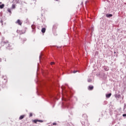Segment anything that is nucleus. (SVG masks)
Here are the masks:
<instances>
[{
	"label": "nucleus",
	"instance_id": "f257e3e1",
	"mask_svg": "<svg viewBox=\"0 0 126 126\" xmlns=\"http://www.w3.org/2000/svg\"><path fill=\"white\" fill-rule=\"evenodd\" d=\"M2 44H3V46L5 47V48H6L7 49L8 48H10V43L7 40H3L2 41Z\"/></svg>",
	"mask_w": 126,
	"mask_h": 126
},
{
	"label": "nucleus",
	"instance_id": "f03ea898",
	"mask_svg": "<svg viewBox=\"0 0 126 126\" xmlns=\"http://www.w3.org/2000/svg\"><path fill=\"white\" fill-rule=\"evenodd\" d=\"M38 122L39 123H44V121L43 120H39L38 119L32 120V122L34 123V124H37Z\"/></svg>",
	"mask_w": 126,
	"mask_h": 126
},
{
	"label": "nucleus",
	"instance_id": "7ed1b4c3",
	"mask_svg": "<svg viewBox=\"0 0 126 126\" xmlns=\"http://www.w3.org/2000/svg\"><path fill=\"white\" fill-rule=\"evenodd\" d=\"M16 24H18V25H20V26H21V25H22V22L20 19H18L16 22Z\"/></svg>",
	"mask_w": 126,
	"mask_h": 126
},
{
	"label": "nucleus",
	"instance_id": "20e7f679",
	"mask_svg": "<svg viewBox=\"0 0 126 126\" xmlns=\"http://www.w3.org/2000/svg\"><path fill=\"white\" fill-rule=\"evenodd\" d=\"M106 17H112V16H113V14H106Z\"/></svg>",
	"mask_w": 126,
	"mask_h": 126
},
{
	"label": "nucleus",
	"instance_id": "39448f33",
	"mask_svg": "<svg viewBox=\"0 0 126 126\" xmlns=\"http://www.w3.org/2000/svg\"><path fill=\"white\" fill-rule=\"evenodd\" d=\"M112 96V94H106V98H110Z\"/></svg>",
	"mask_w": 126,
	"mask_h": 126
},
{
	"label": "nucleus",
	"instance_id": "423d86ee",
	"mask_svg": "<svg viewBox=\"0 0 126 126\" xmlns=\"http://www.w3.org/2000/svg\"><path fill=\"white\" fill-rule=\"evenodd\" d=\"M93 88H94V87L90 86L88 87V90H93Z\"/></svg>",
	"mask_w": 126,
	"mask_h": 126
},
{
	"label": "nucleus",
	"instance_id": "0eeeda50",
	"mask_svg": "<svg viewBox=\"0 0 126 126\" xmlns=\"http://www.w3.org/2000/svg\"><path fill=\"white\" fill-rule=\"evenodd\" d=\"M25 117V115H21L19 117V120H22L24 119Z\"/></svg>",
	"mask_w": 126,
	"mask_h": 126
},
{
	"label": "nucleus",
	"instance_id": "6e6552de",
	"mask_svg": "<svg viewBox=\"0 0 126 126\" xmlns=\"http://www.w3.org/2000/svg\"><path fill=\"white\" fill-rule=\"evenodd\" d=\"M41 32L42 33H45V32H46V28H43L41 29Z\"/></svg>",
	"mask_w": 126,
	"mask_h": 126
},
{
	"label": "nucleus",
	"instance_id": "1a4fd4ad",
	"mask_svg": "<svg viewBox=\"0 0 126 126\" xmlns=\"http://www.w3.org/2000/svg\"><path fill=\"white\" fill-rule=\"evenodd\" d=\"M4 7V4H2L1 5H0V8L1 9H2Z\"/></svg>",
	"mask_w": 126,
	"mask_h": 126
},
{
	"label": "nucleus",
	"instance_id": "9d476101",
	"mask_svg": "<svg viewBox=\"0 0 126 126\" xmlns=\"http://www.w3.org/2000/svg\"><path fill=\"white\" fill-rule=\"evenodd\" d=\"M78 70H74L72 72V73H76V72H78Z\"/></svg>",
	"mask_w": 126,
	"mask_h": 126
},
{
	"label": "nucleus",
	"instance_id": "9b49d317",
	"mask_svg": "<svg viewBox=\"0 0 126 126\" xmlns=\"http://www.w3.org/2000/svg\"><path fill=\"white\" fill-rule=\"evenodd\" d=\"M12 8L14 9L15 8V4H13L12 6Z\"/></svg>",
	"mask_w": 126,
	"mask_h": 126
},
{
	"label": "nucleus",
	"instance_id": "f8f14e48",
	"mask_svg": "<svg viewBox=\"0 0 126 126\" xmlns=\"http://www.w3.org/2000/svg\"><path fill=\"white\" fill-rule=\"evenodd\" d=\"M7 11H8V12H10V13H11V10H10V9H7Z\"/></svg>",
	"mask_w": 126,
	"mask_h": 126
},
{
	"label": "nucleus",
	"instance_id": "ddd939ff",
	"mask_svg": "<svg viewBox=\"0 0 126 126\" xmlns=\"http://www.w3.org/2000/svg\"><path fill=\"white\" fill-rule=\"evenodd\" d=\"M33 116V114H32V113H30V117H32Z\"/></svg>",
	"mask_w": 126,
	"mask_h": 126
},
{
	"label": "nucleus",
	"instance_id": "4468645a",
	"mask_svg": "<svg viewBox=\"0 0 126 126\" xmlns=\"http://www.w3.org/2000/svg\"><path fill=\"white\" fill-rule=\"evenodd\" d=\"M50 64H51V65H53V64H55V62H51L50 63Z\"/></svg>",
	"mask_w": 126,
	"mask_h": 126
},
{
	"label": "nucleus",
	"instance_id": "2eb2a0df",
	"mask_svg": "<svg viewBox=\"0 0 126 126\" xmlns=\"http://www.w3.org/2000/svg\"><path fill=\"white\" fill-rule=\"evenodd\" d=\"M53 28L54 29H56V28H57V26L56 25L53 26Z\"/></svg>",
	"mask_w": 126,
	"mask_h": 126
},
{
	"label": "nucleus",
	"instance_id": "dca6fc26",
	"mask_svg": "<svg viewBox=\"0 0 126 126\" xmlns=\"http://www.w3.org/2000/svg\"><path fill=\"white\" fill-rule=\"evenodd\" d=\"M123 117H126V114H124L123 115Z\"/></svg>",
	"mask_w": 126,
	"mask_h": 126
},
{
	"label": "nucleus",
	"instance_id": "f3484780",
	"mask_svg": "<svg viewBox=\"0 0 126 126\" xmlns=\"http://www.w3.org/2000/svg\"><path fill=\"white\" fill-rule=\"evenodd\" d=\"M53 126H56L57 125V123H53Z\"/></svg>",
	"mask_w": 126,
	"mask_h": 126
},
{
	"label": "nucleus",
	"instance_id": "a211bd4d",
	"mask_svg": "<svg viewBox=\"0 0 126 126\" xmlns=\"http://www.w3.org/2000/svg\"><path fill=\"white\" fill-rule=\"evenodd\" d=\"M1 62V59L0 58V63Z\"/></svg>",
	"mask_w": 126,
	"mask_h": 126
},
{
	"label": "nucleus",
	"instance_id": "6ab92c4d",
	"mask_svg": "<svg viewBox=\"0 0 126 126\" xmlns=\"http://www.w3.org/2000/svg\"><path fill=\"white\" fill-rule=\"evenodd\" d=\"M25 32L20 33V34H24Z\"/></svg>",
	"mask_w": 126,
	"mask_h": 126
},
{
	"label": "nucleus",
	"instance_id": "aec40b11",
	"mask_svg": "<svg viewBox=\"0 0 126 126\" xmlns=\"http://www.w3.org/2000/svg\"><path fill=\"white\" fill-rule=\"evenodd\" d=\"M1 3V2H0V4Z\"/></svg>",
	"mask_w": 126,
	"mask_h": 126
},
{
	"label": "nucleus",
	"instance_id": "412c9836",
	"mask_svg": "<svg viewBox=\"0 0 126 126\" xmlns=\"http://www.w3.org/2000/svg\"><path fill=\"white\" fill-rule=\"evenodd\" d=\"M58 0H56L57 1H58Z\"/></svg>",
	"mask_w": 126,
	"mask_h": 126
}]
</instances>
